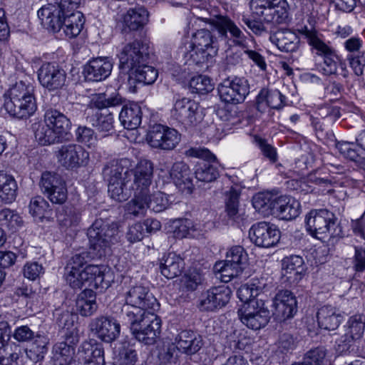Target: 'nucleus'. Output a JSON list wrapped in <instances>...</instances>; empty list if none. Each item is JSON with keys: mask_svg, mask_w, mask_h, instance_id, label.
<instances>
[{"mask_svg": "<svg viewBox=\"0 0 365 365\" xmlns=\"http://www.w3.org/2000/svg\"><path fill=\"white\" fill-rule=\"evenodd\" d=\"M71 127L70 119L54 108L46 110L43 120L32 125L36 141L41 145L61 143L68 139Z\"/></svg>", "mask_w": 365, "mask_h": 365, "instance_id": "f257e3e1", "label": "nucleus"}, {"mask_svg": "<svg viewBox=\"0 0 365 365\" xmlns=\"http://www.w3.org/2000/svg\"><path fill=\"white\" fill-rule=\"evenodd\" d=\"M4 106L7 113L16 118H27L37 109L34 87L21 81L13 85L4 94Z\"/></svg>", "mask_w": 365, "mask_h": 365, "instance_id": "f03ea898", "label": "nucleus"}, {"mask_svg": "<svg viewBox=\"0 0 365 365\" xmlns=\"http://www.w3.org/2000/svg\"><path fill=\"white\" fill-rule=\"evenodd\" d=\"M305 224L310 235L324 242H334L344 235L337 217L327 209L311 210L306 215Z\"/></svg>", "mask_w": 365, "mask_h": 365, "instance_id": "7ed1b4c3", "label": "nucleus"}, {"mask_svg": "<svg viewBox=\"0 0 365 365\" xmlns=\"http://www.w3.org/2000/svg\"><path fill=\"white\" fill-rule=\"evenodd\" d=\"M209 21L222 37L227 38V32H229L230 39L233 43L241 47L248 58L260 69H266L267 64L264 58L259 53L250 48L248 41H252V38L247 37L234 21L223 16H217L213 19H210Z\"/></svg>", "mask_w": 365, "mask_h": 365, "instance_id": "20e7f679", "label": "nucleus"}, {"mask_svg": "<svg viewBox=\"0 0 365 365\" xmlns=\"http://www.w3.org/2000/svg\"><path fill=\"white\" fill-rule=\"evenodd\" d=\"M154 312L150 310L139 314L127 312L128 318L123 319L135 338L147 345L153 344L161 331V319Z\"/></svg>", "mask_w": 365, "mask_h": 365, "instance_id": "39448f33", "label": "nucleus"}, {"mask_svg": "<svg viewBox=\"0 0 365 365\" xmlns=\"http://www.w3.org/2000/svg\"><path fill=\"white\" fill-rule=\"evenodd\" d=\"M186 58L199 65L210 61L218 52L217 38L207 29L197 30L192 37Z\"/></svg>", "mask_w": 365, "mask_h": 365, "instance_id": "423d86ee", "label": "nucleus"}, {"mask_svg": "<svg viewBox=\"0 0 365 365\" xmlns=\"http://www.w3.org/2000/svg\"><path fill=\"white\" fill-rule=\"evenodd\" d=\"M124 298L125 303L122 308L123 319L128 318L127 312L139 314L147 311H156L160 307L149 288L141 284L129 287L124 294Z\"/></svg>", "mask_w": 365, "mask_h": 365, "instance_id": "0eeeda50", "label": "nucleus"}, {"mask_svg": "<svg viewBox=\"0 0 365 365\" xmlns=\"http://www.w3.org/2000/svg\"><path fill=\"white\" fill-rule=\"evenodd\" d=\"M124 166L122 161H112L105 165L103 170L104 179L108 181V191L111 198L118 202L125 201L133 191L130 183L126 182L123 175Z\"/></svg>", "mask_w": 365, "mask_h": 365, "instance_id": "6e6552de", "label": "nucleus"}, {"mask_svg": "<svg viewBox=\"0 0 365 365\" xmlns=\"http://www.w3.org/2000/svg\"><path fill=\"white\" fill-rule=\"evenodd\" d=\"M118 234L116 223H109L102 219L96 220L87 232L91 247L100 255H106V249L118 241Z\"/></svg>", "mask_w": 365, "mask_h": 365, "instance_id": "1a4fd4ad", "label": "nucleus"}, {"mask_svg": "<svg viewBox=\"0 0 365 365\" xmlns=\"http://www.w3.org/2000/svg\"><path fill=\"white\" fill-rule=\"evenodd\" d=\"M250 8L254 15L266 23L283 24L289 17L286 0H251Z\"/></svg>", "mask_w": 365, "mask_h": 365, "instance_id": "9d476101", "label": "nucleus"}, {"mask_svg": "<svg viewBox=\"0 0 365 365\" xmlns=\"http://www.w3.org/2000/svg\"><path fill=\"white\" fill-rule=\"evenodd\" d=\"M173 119L185 127L195 126L203 118L200 104L190 98L182 97L176 99L170 110Z\"/></svg>", "mask_w": 365, "mask_h": 365, "instance_id": "9b49d317", "label": "nucleus"}, {"mask_svg": "<svg viewBox=\"0 0 365 365\" xmlns=\"http://www.w3.org/2000/svg\"><path fill=\"white\" fill-rule=\"evenodd\" d=\"M240 321L250 329L258 330L269 322L270 314L264 301H252L251 304L240 305L237 311Z\"/></svg>", "mask_w": 365, "mask_h": 365, "instance_id": "f8f14e48", "label": "nucleus"}, {"mask_svg": "<svg viewBox=\"0 0 365 365\" xmlns=\"http://www.w3.org/2000/svg\"><path fill=\"white\" fill-rule=\"evenodd\" d=\"M123 175L125 183H130L133 191L149 192V187L153 175V164L148 160H141L134 169L129 170L124 167Z\"/></svg>", "mask_w": 365, "mask_h": 365, "instance_id": "ddd939ff", "label": "nucleus"}, {"mask_svg": "<svg viewBox=\"0 0 365 365\" xmlns=\"http://www.w3.org/2000/svg\"><path fill=\"white\" fill-rule=\"evenodd\" d=\"M147 140L153 148L172 150L180 142L181 135L174 128L161 124H155L149 130Z\"/></svg>", "mask_w": 365, "mask_h": 365, "instance_id": "4468645a", "label": "nucleus"}, {"mask_svg": "<svg viewBox=\"0 0 365 365\" xmlns=\"http://www.w3.org/2000/svg\"><path fill=\"white\" fill-rule=\"evenodd\" d=\"M220 99L227 103L243 102L250 93V85L244 78L235 77L225 79L217 88Z\"/></svg>", "mask_w": 365, "mask_h": 365, "instance_id": "2eb2a0df", "label": "nucleus"}, {"mask_svg": "<svg viewBox=\"0 0 365 365\" xmlns=\"http://www.w3.org/2000/svg\"><path fill=\"white\" fill-rule=\"evenodd\" d=\"M40 188L50 201L56 204H63L67 200V188L65 181L60 175L46 171L41 175Z\"/></svg>", "mask_w": 365, "mask_h": 365, "instance_id": "dca6fc26", "label": "nucleus"}, {"mask_svg": "<svg viewBox=\"0 0 365 365\" xmlns=\"http://www.w3.org/2000/svg\"><path fill=\"white\" fill-rule=\"evenodd\" d=\"M38 16L42 26L46 29L53 32H58L62 29L66 34L65 19L68 15L53 0L38 11Z\"/></svg>", "mask_w": 365, "mask_h": 365, "instance_id": "f3484780", "label": "nucleus"}, {"mask_svg": "<svg viewBox=\"0 0 365 365\" xmlns=\"http://www.w3.org/2000/svg\"><path fill=\"white\" fill-rule=\"evenodd\" d=\"M231 295L232 290L228 286L213 287L201 294L198 307L201 311H215L225 307Z\"/></svg>", "mask_w": 365, "mask_h": 365, "instance_id": "a211bd4d", "label": "nucleus"}, {"mask_svg": "<svg viewBox=\"0 0 365 365\" xmlns=\"http://www.w3.org/2000/svg\"><path fill=\"white\" fill-rule=\"evenodd\" d=\"M143 48V44L139 41H134L125 45L118 55L120 68L125 72H131L134 68L145 63L148 55Z\"/></svg>", "mask_w": 365, "mask_h": 365, "instance_id": "6ab92c4d", "label": "nucleus"}, {"mask_svg": "<svg viewBox=\"0 0 365 365\" xmlns=\"http://www.w3.org/2000/svg\"><path fill=\"white\" fill-rule=\"evenodd\" d=\"M249 237L255 245L267 248L274 246L279 241L280 231L274 225L260 222L251 227Z\"/></svg>", "mask_w": 365, "mask_h": 365, "instance_id": "aec40b11", "label": "nucleus"}, {"mask_svg": "<svg viewBox=\"0 0 365 365\" xmlns=\"http://www.w3.org/2000/svg\"><path fill=\"white\" fill-rule=\"evenodd\" d=\"M38 79L43 87L48 91H56L65 85L66 73L56 63H45L38 71Z\"/></svg>", "mask_w": 365, "mask_h": 365, "instance_id": "412c9836", "label": "nucleus"}, {"mask_svg": "<svg viewBox=\"0 0 365 365\" xmlns=\"http://www.w3.org/2000/svg\"><path fill=\"white\" fill-rule=\"evenodd\" d=\"M88 156L81 145L73 143L61 145L56 152L58 162L66 169L83 165L88 160Z\"/></svg>", "mask_w": 365, "mask_h": 365, "instance_id": "4be33fe9", "label": "nucleus"}, {"mask_svg": "<svg viewBox=\"0 0 365 365\" xmlns=\"http://www.w3.org/2000/svg\"><path fill=\"white\" fill-rule=\"evenodd\" d=\"M66 12L68 17L65 19L66 36L68 38L77 36L83 26L84 20L83 14L79 11H75L80 0H53Z\"/></svg>", "mask_w": 365, "mask_h": 365, "instance_id": "5701e85b", "label": "nucleus"}, {"mask_svg": "<svg viewBox=\"0 0 365 365\" xmlns=\"http://www.w3.org/2000/svg\"><path fill=\"white\" fill-rule=\"evenodd\" d=\"M273 315L277 320L292 318L297 311V299L289 290L279 291L272 300Z\"/></svg>", "mask_w": 365, "mask_h": 365, "instance_id": "b1692460", "label": "nucleus"}, {"mask_svg": "<svg viewBox=\"0 0 365 365\" xmlns=\"http://www.w3.org/2000/svg\"><path fill=\"white\" fill-rule=\"evenodd\" d=\"M90 329L101 340L110 343L120 335V326L113 318L101 316L92 320Z\"/></svg>", "mask_w": 365, "mask_h": 365, "instance_id": "393cba45", "label": "nucleus"}, {"mask_svg": "<svg viewBox=\"0 0 365 365\" xmlns=\"http://www.w3.org/2000/svg\"><path fill=\"white\" fill-rule=\"evenodd\" d=\"M77 357L78 361L84 365H103V346L95 339L85 341L78 349Z\"/></svg>", "mask_w": 365, "mask_h": 365, "instance_id": "a878e982", "label": "nucleus"}, {"mask_svg": "<svg viewBox=\"0 0 365 365\" xmlns=\"http://www.w3.org/2000/svg\"><path fill=\"white\" fill-rule=\"evenodd\" d=\"M188 165L182 161L175 163L170 171L171 180L182 193H192L194 185Z\"/></svg>", "mask_w": 365, "mask_h": 365, "instance_id": "bb28decb", "label": "nucleus"}, {"mask_svg": "<svg viewBox=\"0 0 365 365\" xmlns=\"http://www.w3.org/2000/svg\"><path fill=\"white\" fill-rule=\"evenodd\" d=\"M113 63L108 57H98L89 61L86 66V77L92 81L107 78L112 71Z\"/></svg>", "mask_w": 365, "mask_h": 365, "instance_id": "cd10ccee", "label": "nucleus"}, {"mask_svg": "<svg viewBox=\"0 0 365 365\" xmlns=\"http://www.w3.org/2000/svg\"><path fill=\"white\" fill-rule=\"evenodd\" d=\"M83 274L86 282L92 281L96 287L101 289L108 288L113 282V273L104 265H87L83 268Z\"/></svg>", "mask_w": 365, "mask_h": 365, "instance_id": "c85d7f7f", "label": "nucleus"}, {"mask_svg": "<svg viewBox=\"0 0 365 365\" xmlns=\"http://www.w3.org/2000/svg\"><path fill=\"white\" fill-rule=\"evenodd\" d=\"M175 341L177 349L187 355L196 354L204 344L202 336L190 330L180 332Z\"/></svg>", "mask_w": 365, "mask_h": 365, "instance_id": "c756f323", "label": "nucleus"}, {"mask_svg": "<svg viewBox=\"0 0 365 365\" xmlns=\"http://www.w3.org/2000/svg\"><path fill=\"white\" fill-rule=\"evenodd\" d=\"M87 120L96 130L102 133L103 137L109 135L113 131L114 119L113 114L107 111L102 112L91 108L87 110Z\"/></svg>", "mask_w": 365, "mask_h": 365, "instance_id": "7c9ffc66", "label": "nucleus"}, {"mask_svg": "<svg viewBox=\"0 0 365 365\" xmlns=\"http://www.w3.org/2000/svg\"><path fill=\"white\" fill-rule=\"evenodd\" d=\"M53 315L58 327L66 330L65 333L66 340L71 344H77L79 336L76 328L73 327L75 319L76 318V315L68 310L60 309H56Z\"/></svg>", "mask_w": 365, "mask_h": 365, "instance_id": "2f4dec72", "label": "nucleus"}, {"mask_svg": "<svg viewBox=\"0 0 365 365\" xmlns=\"http://www.w3.org/2000/svg\"><path fill=\"white\" fill-rule=\"evenodd\" d=\"M270 41L284 52L295 51L299 44L297 35L289 29H281L272 34Z\"/></svg>", "mask_w": 365, "mask_h": 365, "instance_id": "473e14b6", "label": "nucleus"}, {"mask_svg": "<svg viewBox=\"0 0 365 365\" xmlns=\"http://www.w3.org/2000/svg\"><path fill=\"white\" fill-rule=\"evenodd\" d=\"M300 32L307 40L312 53L323 57L335 51L334 48L324 41L322 35L315 29H309L304 27Z\"/></svg>", "mask_w": 365, "mask_h": 365, "instance_id": "72a5a7b5", "label": "nucleus"}, {"mask_svg": "<svg viewBox=\"0 0 365 365\" xmlns=\"http://www.w3.org/2000/svg\"><path fill=\"white\" fill-rule=\"evenodd\" d=\"M286 98L278 90L262 88L257 96V108L263 111L266 107L280 109L285 104Z\"/></svg>", "mask_w": 365, "mask_h": 365, "instance_id": "f704fd0d", "label": "nucleus"}, {"mask_svg": "<svg viewBox=\"0 0 365 365\" xmlns=\"http://www.w3.org/2000/svg\"><path fill=\"white\" fill-rule=\"evenodd\" d=\"M184 268V259L175 252H169L161 259L160 272L168 279H173L179 276Z\"/></svg>", "mask_w": 365, "mask_h": 365, "instance_id": "c9c22d12", "label": "nucleus"}, {"mask_svg": "<svg viewBox=\"0 0 365 365\" xmlns=\"http://www.w3.org/2000/svg\"><path fill=\"white\" fill-rule=\"evenodd\" d=\"M148 12L144 7L129 9L123 16V31H137L143 28L148 21Z\"/></svg>", "mask_w": 365, "mask_h": 365, "instance_id": "e433bc0d", "label": "nucleus"}, {"mask_svg": "<svg viewBox=\"0 0 365 365\" xmlns=\"http://www.w3.org/2000/svg\"><path fill=\"white\" fill-rule=\"evenodd\" d=\"M317 321L319 327L327 330H334L341 324L343 317L331 306H324L317 312Z\"/></svg>", "mask_w": 365, "mask_h": 365, "instance_id": "4c0bfd02", "label": "nucleus"}, {"mask_svg": "<svg viewBox=\"0 0 365 365\" xmlns=\"http://www.w3.org/2000/svg\"><path fill=\"white\" fill-rule=\"evenodd\" d=\"M119 120L122 125L128 130L137 128L141 123L142 110L136 103L124 106L119 114Z\"/></svg>", "mask_w": 365, "mask_h": 365, "instance_id": "58836bf2", "label": "nucleus"}, {"mask_svg": "<svg viewBox=\"0 0 365 365\" xmlns=\"http://www.w3.org/2000/svg\"><path fill=\"white\" fill-rule=\"evenodd\" d=\"M18 185L14 178L0 171V199L5 203L14 202L17 196Z\"/></svg>", "mask_w": 365, "mask_h": 365, "instance_id": "ea45409f", "label": "nucleus"}, {"mask_svg": "<svg viewBox=\"0 0 365 365\" xmlns=\"http://www.w3.org/2000/svg\"><path fill=\"white\" fill-rule=\"evenodd\" d=\"M322 58H323L322 71L324 74L327 76L339 74L344 78L348 76L349 72L346 69V64L339 60L336 51Z\"/></svg>", "mask_w": 365, "mask_h": 365, "instance_id": "a19ab883", "label": "nucleus"}, {"mask_svg": "<svg viewBox=\"0 0 365 365\" xmlns=\"http://www.w3.org/2000/svg\"><path fill=\"white\" fill-rule=\"evenodd\" d=\"M76 309L83 317L91 316L96 311V295L91 289H86L78 296Z\"/></svg>", "mask_w": 365, "mask_h": 365, "instance_id": "79ce46f5", "label": "nucleus"}, {"mask_svg": "<svg viewBox=\"0 0 365 365\" xmlns=\"http://www.w3.org/2000/svg\"><path fill=\"white\" fill-rule=\"evenodd\" d=\"M243 267L240 265L229 263L226 261L217 262L214 265V272L223 282H228L232 278L237 277L242 273Z\"/></svg>", "mask_w": 365, "mask_h": 365, "instance_id": "37998d69", "label": "nucleus"}, {"mask_svg": "<svg viewBox=\"0 0 365 365\" xmlns=\"http://www.w3.org/2000/svg\"><path fill=\"white\" fill-rule=\"evenodd\" d=\"M73 344L66 341L56 343L53 348L55 365H66L71 362L74 354Z\"/></svg>", "mask_w": 365, "mask_h": 365, "instance_id": "c03bdc74", "label": "nucleus"}, {"mask_svg": "<svg viewBox=\"0 0 365 365\" xmlns=\"http://www.w3.org/2000/svg\"><path fill=\"white\" fill-rule=\"evenodd\" d=\"M304 259L299 255H292L285 257L282 260V269L284 274H293L294 279L301 278V275L304 271Z\"/></svg>", "mask_w": 365, "mask_h": 365, "instance_id": "a18cd8bd", "label": "nucleus"}, {"mask_svg": "<svg viewBox=\"0 0 365 365\" xmlns=\"http://www.w3.org/2000/svg\"><path fill=\"white\" fill-rule=\"evenodd\" d=\"M345 331L357 341L359 340L365 330V315L356 314L350 317L345 325Z\"/></svg>", "mask_w": 365, "mask_h": 365, "instance_id": "49530a36", "label": "nucleus"}, {"mask_svg": "<svg viewBox=\"0 0 365 365\" xmlns=\"http://www.w3.org/2000/svg\"><path fill=\"white\" fill-rule=\"evenodd\" d=\"M212 161H205L196 166L195 171V178L205 182H210L215 180L219 176L217 168L211 164Z\"/></svg>", "mask_w": 365, "mask_h": 365, "instance_id": "de8ad7c7", "label": "nucleus"}, {"mask_svg": "<svg viewBox=\"0 0 365 365\" xmlns=\"http://www.w3.org/2000/svg\"><path fill=\"white\" fill-rule=\"evenodd\" d=\"M123 103V99L118 93H113L109 96L106 93L96 94L91 101L92 106L98 110L118 106L122 105Z\"/></svg>", "mask_w": 365, "mask_h": 365, "instance_id": "09e8293b", "label": "nucleus"}, {"mask_svg": "<svg viewBox=\"0 0 365 365\" xmlns=\"http://www.w3.org/2000/svg\"><path fill=\"white\" fill-rule=\"evenodd\" d=\"M147 193L134 191V198L126 205V211L134 216L143 215L148 209Z\"/></svg>", "mask_w": 365, "mask_h": 365, "instance_id": "8fccbe9b", "label": "nucleus"}, {"mask_svg": "<svg viewBox=\"0 0 365 365\" xmlns=\"http://www.w3.org/2000/svg\"><path fill=\"white\" fill-rule=\"evenodd\" d=\"M281 203V220H291L299 215L300 203L294 198L286 195L282 196V202Z\"/></svg>", "mask_w": 365, "mask_h": 365, "instance_id": "3c124183", "label": "nucleus"}, {"mask_svg": "<svg viewBox=\"0 0 365 365\" xmlns=\"http://www.w3.org/2000/svg\"><path fill=\"white\" fill-rule=\"evenodd\" d=\"M226 212L227 216L235 221H237L240 215L239 213L240 190L237 187H231L226 192Z\"/></svg>", "mask_w": 365, "mask_h": 365, "instance_id": "603ef678", "label": "nucleus"}, {"mask_svg": "<svg viewBox=\"0 0 365 365\" xmlns=\"http://www.w3.org/2000/svg\"><path fill=\"white\" fill-rule=\"evenodd\" d=\"M131 75L140 83L152 84L156 81L158 73L153 67L143 63L140 66L134 68L131 71Z\"/></svg>", "mask_w": 365, "mask_h": 365, "instance_id": "864d4df0", "label": "nucleus"}, {"mask_svg": "<svg viewBox=\"0 0 365 365\" xmlns=\"http://www.w3.org/2000/svg\"><path fill=\"white\" fill-rule=\"evenodd\" d=\"M21 354L20 346L14 342L7 344L0 351V365H19Z\"/></svg>", "mask_w": 365, "mask_h": 365, "instance_id": "5fc2aeb1", "label": "nucleus"}, {"mask_svg": "<svg viewBox=\"0 0 365 365\" xmlns=\"http://www.w3.org/2000/svg\"><path fill=\"white\" fill-rule=\"evenodd\" d=\"M190 90L192 93L207 94L214 89L212 80L203 75L192 77L189 83Z\"/></svg>", "mask_w": 365, "mask_h": 365, "instance_id": "6e6d98bb", "label": "nucleus"}, {"mask_svg": "<svg viewBox=\"0 0 365 365\" xmlns=\"http://www.w3.org/2000/svg\"><path fill=\"white\" fill-rule=\"evenodd\" d=\"M203 277L197 269H189L180 279V286L185 292H193L202 283Z\"/></svg>", "mask_w": 365, "mask_h": 365, "instance_id": "4d7b16f0", "label": "nucleus"}, {"mask_svg": "<svg viewBox=\"0 0 365 365\" xmlns=\"http://www.w3.org/2000/svg\"><path fill=\"white\" fill-rule=\"evenodd\" d=\"M22 225L21 217L10 209H3L0 211V225L11 232H16Z\"/></svg>", "mask_w": 365, "mask_h": 365, "instance_id": "13d9d810", "label": "nucleus"}, {"mask_svg": "<svg viewBox=\"0 0 365 365\" xmlns=\"http://www.w3.org/2000/svg\"><path fill=\"white\" fill-rule=\"evenodd\" d=\"M274 195L269 192L258 193L253 197L252 205L255 209L264 216H269L272 205Z\"/></svg>", "mask_w": 365, "mask_h": 365, "instance_id": "bf43d9fd", "label": "nucleus"}, {"mask_svg": "<svg viewBox=\"0 0 365 365\" xmlns=\"http://www.w3.org/2000/svg\"><path fill=\"white\" fill-rule=\"evenodd\" d=\"M81 220L79 212L73 207H66L57 214V220L63 227L76 225Z\"/></svg>", "mask_w": 365, "mask_h": 365, "instance_id": "052dcab7", "label": "nucleus"}, {"mask_svg": "<svg viewBox=\"0 0 365 365\" xmlns=\"http://www.w3.org/2000/svg\"><path fill=\"white\" fill-rule=\"evenodd\" d=\"M147 193L148 208L155 212H160L165 210L169 206V200L168 196L160 191L153 192V195Z\"/></svg>", "mask_w": 365, "mask_h": 365, "instance_id": "680f3d73", "label": "nucleus"}, {"mask_svg": "<svg viewBox=\"0 0 365 365\" xmlns=\"http://www.w3.org/2000/svg\"><path fill=\"white\" fill-rule=\"evenodd\" d=\"M336 148L346 158L352 161H359L361 155V148H357V145L348 141H341L336 143Z\"/></svg>", "mask_w": 365, "mask_h": 365, "instance_id": "e2e57ef3", "label": "nucleus"}, {"mask_svg": "<svg viewBox=\"0 0 365 365\" xmlns=\"http://www.w3.org/2000/svg\"><path fill=\"white\" fill-rule=\"evenodd\" d=\"M49 207V204L42 197L36 196L31 200L29 212L35 217L42 219Z\"/></svg>", "mask_w": 365, "mask_h": 365, "instance_id": "0e129e2a", "label": "nucleus"}, {"mask_svg": "<svg viewBox=\"0 0 365 365\" xmlns=\"http://www.w3.org/2000/svg\"><path fill=\"white\" fill-rule=\"evenodd\" d=\"M46 339L43 336H36L29 349V357L34 361H40L43 359L47 351Z\"/></svg>", "mask_w": 365, "mask_h": 365, "instance_id": "69168bd1", "label": "nucleus"}, {"mask_svg": "<svg viewBox=\"0 0 365 365\" xmlns=\"http://www.w3.org/2000/svg\"><path fill=\"white\" fill-rule=\"evenodd\" d=\"M326 355V349L324 347H317L307 351L303 357V361L308 365H322Z\"/></svg>", "mask_w": 365, "mask_h": 365, "instance_id": "338daca9", "label": "nucleus"}, {"mask_svg": "<svg viewBox=\"0 0 365 365\" xmlns=\"http://www.w3.org/2000/svg\"><path fill=\"white\" fill-rule=\"evenodd\" d=\"M225 261L242 267L247 262V254L242 247L234 246L227 252Z\"/></svg>", "mask_w": 365, "mask_h": 365, "instance_id": "774afa93", "label": "nucleus"}]
</instances>
